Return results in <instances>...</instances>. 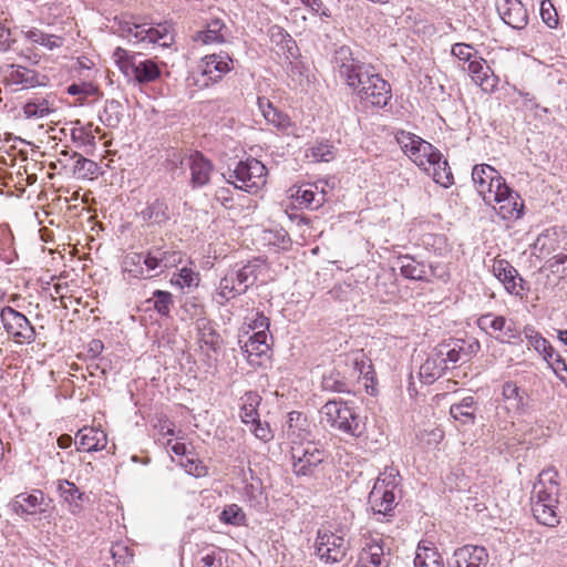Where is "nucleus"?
<instances>
[{
  "label": "nucleus",
  "instance_id": "f257e3e1",
  "mask_svg": "<svg viewBox=\"0 0 567 567\" xmlns=\"http://www.w3.org/2000/svg\"><path fill=\"white\" fill-rule=\"evenodd\" d=\"M558 472L554 467L543 470L534 484L530 498L535 519L545 526L555 527L559 524L557 504L559 495Z\"/></svg>",
  "mask_w": 567,
  "mask_h": 567
},
{
  "label": "nucleus",
  "instance_id": "f03ea898",
  "mask_svg": "<svg viewBox=\"0 0 567 567\" xmlns=\"http://www.w3.org/2000/svg\"><path fill=\"white\" fill-rule=\"evenodd\" d=\"M331 65L334 75L358 95L361 86H365L375 72L371 63L361 61L348 45L334 49Z\"/></svg>",
  "mask_w": 567,
  "mask_h": 567
},
{
  "label": "nucleus",
  "instance_id": "7ed1b4c3",
  "mask_svg": "<svg viewBox=\"0 0 567 567\" xmlns=\"http://www.w3.org/2000/svg\"><path fill=\"white\" fill-rule=\"evenodd\" d=\"M319 413L321 424L341 434L358 439L365 432V423L351 401L330 400Z\"/></svg>",
  "mask_w": 567,
  "mask_h": 567
},
{
  "label": "nucleus",
  "instance_id": "20e7f679",
  "mask_svg": "<svg viewBox=\"0 0 567 567\" xmlns=\"http://www.w3.org/2000/svg\"><path fill=\"white\" fill-rule=\"evenodd\" d=\"M116 32L131 43L158 44L168 47L173 42L169 25L158 23L156 27L142 23L136 18H115Z\"/></svg>",
  "mask_w": 567,
  "mask_h": 567
},
{
  "label": "nucleus",
  "instance_id": "39448f33",
  "mask_svg": "<svg viewBox=\"0 0 567 567\" xmlns=\"http://www.w3.org/2000/svg\"><path fill=\"white\" fill-rule=\"evenodd\" d=\"M114 56L122 73L140 85L153 83L162 76L161 65L153 59H145L142 53H128L117 48Z\"/></svg>",
  "mask_w": 567,
  "mask_h": 567
},
{
  "label": "nucleus",
  "instance_id": "423d86ee",
  "mask_svg": "<svg viewBox=\"0 0 567 567\" xmlns=\"http://www.w3.org/2000/svg\"><path fill=\"white\" fill-rule=\"evenodd\" d=\"M266 166L260 161L250 157L239 161L234 169H228L226 178L236 188L256 194L266 185Z\"/></svg>",
  "mask_w": 567,
  "mask_h": 567
},
{
  "label": "nucleus",
  "instance_id": "0eeeda50",
  "mask_svg": "<svg viewBox=\"0 0 567 567\" xmlns=\"http://www.w3.org/2000/svg\"><path fill=\"white\" fill-rule=\"evenodd\" d=\"M291 457L293 473L298 476H309L326 460L327 451L308 441L292 445Z\"/></svg>",
  "mask_w": 567,
  "mask_h": 567
},
{
  "label": "nucleus",
  "instance_id": "6e6552de",
  "mask_svg": "<svg viewBox=\"0 0 567 567\" xmlns=\"http://www.w3.org/2000/svg\"><path fill=\"white\" fill-rule=\"evenodd\" d=\"M51 499L44 496L41 489L23 492L14 496L9 506L13 513L29 520V517L38 516L39 519L50 516L49 507Z\"/></svg>",
  "mask_w": 567,
  "mask_h": 567
},
{
  "label": "nucleus",
  "instance_id": "1a4fd4ad",
  "mask_svg": "<svg viewBox=\"0 0 567 567\" xmlns=\"http://www.w3.org/2000/svg\"><path fill=\"white\" fill-rule=\"evenodd\" d=\"M0 319L8 336L19 344H31L35 341V329L29 319L10 306L0 311Z\"/></svg>",
  "mask_w": 567,
  "mask_h": 567
},
{
  "label": "nucleus",
  "instance_id": "9d476101",
  "mask_svg": "<svg viewBox=\"0 0 567 567\" xmlns=\"http://www.w3.org/2000/svg\"><path fill=\"white\" fill-rule=\"evenodd\" d=\"M316 555L326 564H337L342 561L350 550V540L343 535L332 532H321L317 534L315 543Z\"/></svg>",
  "mask_w": 567,
  "mask_h": 567
},
{
  "label": "nucleus",
  "instance_id": "9b49d317",
  "mask_svg": "<svg viewBox=\"0 0 567 567\" xmlns=\"http://www.w3.org/2000/svg\"><path fill=\"white\" fill-rule=\"evenodd\" d=\"M492 195L495 198H491V202L485 204L493 205L494 210L502 219L512 220L522 216L524 204L519 195L507 186L505 179L497 182Z\"/></svg>",
  "mask_w": 567,
  "mask_h": 567
},
{
  "label": "nucleus",
  "instance_id": "f8f14e48",
  "mask_svg": "<svg viewBox=\"0 0 567 567\" xmlns=\"http://www.w3.org/2000/svg\"><path fill=\"white\" fill-rule=\"evenodd\" d=\"M390 548L385 549L382 537L365 538L355 567H389Z\"/></svg>",
  "mask_w": 567,
  "mask_h": 567
},
{
  "label": "nucleus",
  "instance_id": "ddd939ff",
  "mask_svg": "<svg viewBox=\"0 0 567 567\" xmlns=\"http://www.w3.org/2000/svg\"><path fill=\"white\" fill-rule=\"evenodd\" d=\"M492 272L511 295L523 297L524 291L528 290L526 281L519 276L516 268L505 259H495Z\"/></svg>",
  "mask_w": 567,
  "mask_h": 567
},
{
  "label": "nucleus",
  "instance_id": "4468645a",
  "mask_svg": "<svg viewBox=\"0 0 567 567\" xmlns=\"http://www.w3.org/2000/svg\"><path fill=\"white\" fill-rule=\"evenodd\" d=\"M369 503L377 520L389 522L394 516L396 506L394 491L382 488L381 483H374L369 494Z\"/></svg>",
  "mask_w": 567,
  "mask_h": 567
},
{
  "label": "nucleus",
  "instance_id": "2eb2a0df",
  "mask_svg": "<svg viewBox=\"0 0 567 567\" xmlns=\"http://www.w3.org/2000/svg\"><path fill=\"white\" fill-rule=\"evenodd\" d=\"M357 96L372 106L385 107L392 97L391 85L375 71Z\"/></svg>",
  "mask_w": 567,
  "mask_h": 567
},
{
  "label": "nucleus",
  "instance_id": "dca6fc26",
  "mask_svg": "<svg viewBox=\"0 0 567 567\" xmlns=\"http://www.w3.org/2000/svg\"><path fill=\"white\" fill-rule=\"evenodd\" d=\"M472 179L476 187L477 193L482 196L485 203H489L497 182L504 181L498 172L491 165H475L472 171Z\"/></svg>",
  "mask_w": 567,
  "mask_h": 567
},
{
  "label": "nucleus",
  "instance_id": "f3484780",
  "mask_svg": "<svg viewBox=\"0 0 567 567\" xmlns=\"http://www.w3.org/2000/svg\"><path fill=\"white\" fill-rule=\"evenodd\" d=\"M233 60L226 54H208L199 63L200 75L204 78L202 86L218 82L230 71Z\"/></svg>",
  "mask_w": 567,
  "mask_h": 567
},
{
  "label": "nucleus",
  "instance_id": "a211bd4d",
  "mask_svg": "<svg viewBox=\"0 0 567 567\" xmlns=\"http://www.w3.org/2000/svg\"><path fill=\"white\" fill-rule=\"evenodd\" d=\"M497 11L502 20L513 29L522 30L528 23L527 9L520 0H501Z\"/></svg>",
  "mask_w": 567,
  "mask_h": 567
},
{
  "label": "nucleus",
  "instance_id": "6ab92c4d",
  "mask_svg": "<svg viewBox=\"0 0 567 567\" xmlns=\"http://www.w3.org/2000/svg\"><path fill=\"white\" fill-rule=\"evenodd\" d=\"M488 561V554L484 547L465 545L456 548L449 560L451 567H481Z\"/></svg>",
  "mask_w": 567,
  "mask_h": 567
},
{
  "label": "nucleus",
  "instance_id": "aec40b11",
  "mask_svg": "<svg viewBox=\"0 0 567 567\" xmlns=\"http://www.w3.org/2000/svg\"><path fill=\"white\" fill-rule=\"evenodd\" d=\"M107 443L106 434L94 427H83L75 435V445L79 451H102Z\"/></svg>",
  "mask_w": 567,
  "mask_h": 567
},
{
  "label": "nucleus",
  "instance_id": "412c9836",
  "mask_svg": "<svg viewBox=\"0 0 567 567\" xmlns=\"http://www.w3.org/2000/svg\"><path fill=\"white\" fill-rule=\"evenodd\" d=\"M468 73L472 80L481 86L485 92H492L497 85V79L489 66L485 65V61L473 60L468 63Z\"/></svg>",
  "mask_w": 567,
  "mask_h": 567
},
{
  "label": "nucleus",
  "instance_id": "4be33fe9",
  "mask_svg": "<svg viewBox=\"0 0 567 567\" xmlns=\"http://www.w3.org/2000/svg\"><path fill=\"white\" fill-rule=\"evenodd\" d=\"M190 183L194 188L203 187L210 181L213 165L203 154L195 153L189 158Z\"/></svg>",
  "mask_w": 567,
  "mask_h": 567
},
{
  "label": "nucleus",
  "instance_id": "5701e85b",
  "mask_svg": "<svg viewBox=\"0 0 567 567\" xmlns=\"http://www.w3.org/2000/svg\"><path fill=\"white\" fill-rule=\"evenodd\" d=\"M8 74L6 76L7 84L22 85V89H30L42 85L39 74L30 69L17 64L8 65Z\"/></svg>",
  "mask_w": 567,
  "mask_h": 567
},
{
  "label": "nucleus",
  "instance_id": "b1692460",
  "mask_svg": "<svg viewBox=\"0 0 567 567\" xmlns=\"http://www.w3.org/2000/svg\"><path fill=\"white\" fill-rule=\"evenodd\" d=\"M138 216L148 225L162 226L171 219L169 208L165 199L156 198L142 209Z\"/></svg>",
  "mask_w": 567,
  "mask_h": 567
},
{
  "label": "nucleus",
  "instance_id": "393cba45",
  "mask_svg": "<svg viewBox=\"0 0 567 567\" xmlns=\"http://www.w3.org/2000/svg\"><path fill=\"white\" fill-rule=\"evenodd\" d=\"M258 268L259 266L257 264L248 262L240 268H231L228 270L240 295H244L249 287L254 286L258 278Z\"/></svg>",
  "mask_w": 567,
  "mask_h": 567
},
{
  "label": "nucleus",
  "instance_id": "a878e982",
  "mask_svg": "<svg viewBox=\"0 0 567 567\" xmlns=\"http://www.w3.org/2000/svg\"><path fill=\"white\" fill-rule=\"evenodd\" d=\"M415 567H443L441 555L432 543L420 542L414 557Z\"/></svg>",
  "mask_w": 567,
  "mask_h": 567
},
{
  "label": "nucleus",
  "instance_id": "bb28decb",
  "mask_svg": "<svg viewBox=\"0 0 567 567\" xmlns=\"http://www.w3.org/2000/svg\"><path fill=\"white\" fill-rule=\"evenodd\" d=\"M257 103L269 124L282 131H286L291 125L289 116L278 111L268 99L258 97Z\"/></svg>",
  "mask_w": 567,
  "mask_h": 567
},
{
  "label": "nucleus",
  "instance_id": "cd10ccee",
  "mask_svg": "<svg viewBox=\"0 0 567 567\" xmlns=\"http://www.w3.org/2000/svg\"><path fill=\"white\" fill-rule=\"evenodd\" d=\"M475 404L473 396H466L461 402L451 405L450 414L463 425H473L475 423Z\"/></svg>",
  "mask_w": 567,
  "mask_h": 567
},
{
  "label": "nucleus",
  "instance_id": "c85d7f7f",
  "mask_svg": "<svg viewBox=\"0 0 567 567\" xmlns=\"http://www.w3.org/2000/svg\"><path fill=\"white\" fill-rule=\"evenodd\" d=\"M502 394L508 404V409H513L517 412H525L528 395L525 391L520 390L515 382H505L503 384Z\"/></svg>",
  "mask_w": 567,
  "mask_h": 567
},
{
  "label": "nucleus",
  "instance_id": "c756f323",
  "mask_svg": "<svg viewBox=\"0 0 567 567\" xmlns=\"http://www.w3.org/2000/svg\"><path fill=\"white\" fill-rule=\"evenodd\" d=\"M58 491L60 496L70 504L72 507V513H76L82 508V501L84 499V493L80 492L79 487L68 481V480H59L58 482Z\"/></svg>",
  "mask_w": 567,
  "mask_h": 567
},
{
  "label": "nucleus",
  "instance_id": "7c9ffc66",
  "mask_svg": "<svg viewBox=\"0 0 567 567\" xmlns=\"http://www.w3.org/2000/svg\"><path fill=\"white\" fill-rule=\"evenodd\" d=\"M398 264L400 265L401 275L404 278L411 280L425 279L426 266L424 262L416 261L413 257L404 255L398 258Z\"/></svg>",
  "mask_w": 567,
  "mask_h": 567
},
{
  "label": "nucleus",
  "instance_id": "2f4dec72",
  "mask_svg": "<svg viewBox=\"0 0 567 567\" xmlns=\"http://www.w3.org/2000/svg\"><path fill=\"white\" fill-rule=\"evenodd\" d=\"M523 332L529 346L542 354L545 361H549L554 357L551 344L533 326H526Z\"/></svg>",
  "mask_w": 567,
  "mask_h": 567
},
{
  "label": "nucleus",
  "instance_id": "473e14b6",
  "mask_svg": "<svg viewBox=\"0 0 567 567\" xmlns=\"http://www.w3.org/2000/svg\"><path fill=\"white\" fill-rule=\"evenodd\" d=\"M321 388L323 391L336 393L351 392L350 383L338 369H332L323 374L321 380Z\"/></svg>",
  "mask_w": 567,
  "mask_h": 567
},
{
  "label": "nucleus",
  "instance_id": "72a5a7b5",
  "mask_svg": "<svg viewBox=\"0 0 567 567\" xmlns=\"http://www.w3.org/2000/svg\"><path fill=\"white\" fill-rule=\"evenodd\" d=\"M226 30L227 28L220 19H212L207 23L206 29L197 33L196 40L202 41L205 44L223 43L225 42Z\"/></svg>",
  "mask_w": 567,
  "mask_h": 567
},
{
  "label": "nucleus",
  "instance_id": "f704fd0d",
  "mask_svg": "<svg viewBox=\"0 0 567 567\" xmlns=\"http://www.w3.org/2000/svg\"><path fill=\"white\" fill-rule=\"evenodd\" d=\"M240 296V292L235 286L233 281V277L229 276L228 271L220 279L219 285L213 296V299L216 301L218 306H225L230 300Z\"/></svg>",
  "mask_w": 567,
  "mask_h": 567
},
{
  "label": "nucleus",
  "instance_id": "c9c22d12",
  "mask_svg": "<svg viewBox=\"0 0 567 567\" xmlns=\"http://www.w3.org/2000/svg\"><path fill=\"white\" fill-rule=\"evenodd\" d=\"M244 403L240 411V419L245 424L256 423L259 419L258 406L261 398L256 392L245 393Z\"/></svg>",
  "mask_w": 567,
  "mask_h": 567
},
{
  "label": "nucleus",
  "instance_id": "e433bc0d",
  "mask_svg": "<svg viewBox=\"0 0 567 567\" xmlns=\"http://www.w3.org/2000/svg\"><path fill=\"white\" fill-rule=\"evenodd\" d=\"M421 146V152L417 156L413 157V162L424 171H429V166L431 164L440 163L442 157V153L434 147L431 143L423 140V142H417Z\"/></svg>",
  "mask_w": 567,
  "mask_h": 567
},
{
  "label": "nucleus",
  "instance_id": "4c0bfd02",
  "mask_svg": "<svg viewBox=\"0 0 567 567\" xmlns=\"http://www.w3.org/2000/svg\"><path fill=\"white\" fill-rule=\"evenodd\" d=\"M446 369L445 360H437L435 358H429L420 367V378L423 383L432 384L437 380L443 371Z\"/></svg>",
  "mask_w": 567,
  "mask_h": 567
},
{
  "label": "nucleus",
  "instance_id": "58836bf2",
  "mask_svg": "<svg viewBox=\"0 0 567 567\" xmlns=\"http://www.w3.org/2000/svg\"><path fill=\"white\" fill-rule=\"evenodd\" d=\"M52 112H54L52 103L43 97L32 99L23 106V114L27 118H43Z\"/></svg>",
  "mask_w": 567,
  "mask_h": 567
},
{
  "label": "nucleus",
  "instance_id": "ea45409f",
  "mask_svg": "<svg viewBox=\"0 0 567 567\" xmlns=\"http://www.w3.org/2000/svg\"><path fill=\"white\" fill-rule=\"evenodd\" d=\"M267 333L264 332H254L248 340L244 342L241 346V350L247 354L249 359L251 355L260 357L265 354L269 350V344L267 343Z\"/></svg>",
  "mask_w": 567,
  "mask_h": 567
},
{
  "label": "nucleus",
  "instance_id": "a19ab883",
  "mask_svg": "<svg viewBox=\"0 0 567 567\" xmlns=\"http://www.w3.org/2000/svg\"><path fill=\"white\" fill-rule=\"evenodd\" d=\"M123 106L116 100H107L103 112L100 114L101 122L107 127H117L123 117Z\"/></svg>",
  "mask_w": 567,
  "mask_h": 567
},
{
  "label": "nucleus",
  "instance_id": "79ce46f5",
  "mask_svg": "<svg viewBox=\"0 0 567 567\" xmlns=\"http://www.w3.org/2000/svg\"><path fill=\"white\" fill-rule=\"evenodd\" d=\"M153 248L165 269L177 267L183 262V252L174 247H168L166 244H163L154 245Z\"/></svg>",
  "mask_w": 567,
  "mask_h": 567
},
{
  "label": "nucleus",
  "instance_id": "37998d69",
  "mask_svg": "<svg viewBox=\"0 0 567 567\" xmlns=\"http://www.w3.org/2000/svg\"><path fill=\"white\" fill-rule=\"evenodd\" d=\"M430 172L432 169V176L435 183L440 184L443 187H450L454 183L452 171L449 166L446 159H443V156L437 164H431L429 167Z\"/></svg>",
  "mask_w": 567,
  "mask_h": 567
},
{
  "label": "nucleus",
  "instance_id": "c03bdc74",
  "mask_svg": "<svg viewBox=\"0 0 567 567\" xmlns=\"http://www.w3.org/2000/svg\"><path fill=\"white\" fill-rule=\"evenodd\" d=\"M24 37L29 41L45 47L49 50H53L62 45V39L60 37L47 34L38 29L28 30L27 32H24Z\"/></svg>",
  "mask_w": 567,
  "mask_h": 567
},
{
  "label": "nucleus",
  "instance_id": "a18cd8bd",
  "mask_svg": "<svg viewBox=\"0 0 567 567\" xmlns=\"http://www.w3.org/2000/svg\"><path fill=\"white\" fill-rule=\"evenodd\" d=\"M218 518L221 523L227 525L241 526L246 524V514L237 504L226 505Z\"/></svg>",
  "mask_w": 567,
  "mask_h": 567
},
{
  "label": "nucleus",
  "instance_id": "49530a36",
  "mask_svg": "<svg viewBox=\"0 0 567 567\" xmlns=\"http://www.w3.org/2000/svg\"><path fill=\"white\" fill-rule=\"evenodd\" d=\"M147 302H152L154 309L164 317H168L171 312V308L174 305L173 295L169 291L165 290H155L153 292L152 298L147 300Z\"/></svg>",
  "mask_w": 567,
  "mask_h": 567
},
{
  "label": "nucleus",
  "instance_id": "de8ad7c7",
  "mask_svg": "<svg viewBox=\"0 0 567 567\" xmlns=\"http://www.w3.org/2000/svg\"><path fill=\"white\" fill-rule=\"evenodd\" d=\"M71 158H76L73 173L79 177L86 178L97 173L99 166L94 161L83 157L78 152H73Z\"/></svg>",
  "mask_w": 567,
  "mask_h": 567
},
{
  "label": "nucleus",
  "instance_id": "09e8293b",
  "mask_svg": "<svg viewBox=\"0 0 567 567\" xmlns=\"http://www.w3.org/2000/svg\"><path fill=\"white\" fill-rule=\"evenodd\" d=\"M477 327L487 333L502 332L505 329L506 318L493 313L482 315L477 319Z\"/></svg>",
  "mask_w": 567,
  "mask_h": 567
},
{
  "label": "nucleus",
  "instance_id": "8fccbe9b",
  "mask_svg": "<svg viewBox=\"0 0 567 567\" xmlns=\"http://www.w3.org/2000/svg\"><path fill=\"white\" fill-rule=\"evenodd\" d=\"M336 156V148L329 142H319L308 150L307 157L316 162H330Z\"/></svg>",
  "mask_w": 567,
  "mask_h": 567
},
{
  "label": "nucleus",
  "instance_id": "3c124183",
  "mask_svg": "<svg viewBox=\"0 0 567 567\" xmlns=\"http://www.w3.org/2000/svg\"><path fill=\"white\" fill-rule=\"evenodd\" d=\"M297 197L300 199V203L305 204L307 207L311 209H318L326 202V192L322 190L320 194H317L311 188H300L297 192Z\"/></svg>",
  "mask_w": 567,
  "mask_h": 567
},
{
  "label": "nucleus",
  "instance_id": "603ef678",
  "mask_svg": "<svg viewBox=\"0 0 567 567\" xmlns=\"http://www.w3.org/2000/svg\"><path fill=\"white\" fill-rule=\"evenodd\" d=\"M198 281V274L187 267H183L178 274H175L171 279L173 285H176L181 288L197 286Z\"/></svg>",
  "mask_w": 567,
  "mask_h": 567
},
{
  "label": "nucleus",
  "instance_id": "864d4df0",
  "mask_svg": "<svg viewBox=\"0 0 567 567\" xmlns=\"http://www.w3.org/2000/svg\"><path fill=\"white\" fill-rule=\"evenodd\" d=\"M143 264V254L132 252L125 256L123 260V269L128 274H132L133 277L138 278L144 276V269L142 267Z\"/></svg>",
  "mask_w": 567,
  "mask_h": 567
},
{
  "label": "nucleus",
  "instance_id": "5fc2aeb1",
  "mask_svg": "<svg viewBox=\"0 0 567 567\" xmlns=\"http://www.w3.org/2000/svg\"><path fill=\"white\" fill-rule=\"evenodd\" d=\"M350 360L353 369L359 373V377L372 380V375L370 377V374L373 373V365L362 351L354 353Z\"/></svg>",
  "mask_w": 567,
  "mask_h": 567
},
{
  "label": "nucleus",
  "instance_id": "6e6d98bb",
  "mask_svg": "<svg viewBox=\"0 0 567 567\" xmlns=\"http://www.w3.org/2000/svg\"><path fill=\"white\" fill-rule=\"evenodd\" d=\"M245 323L248 326L249 330L254 332L267 333L270 326V320L262 312L256 311L250 316H246Z\"/></svg>",
  "mask_w": 567,
  "mask_h": 567
},
{
  "label": "nucleus",
  "instance_id": "4d7b16f0",
  "mask_svg": "<svg viewBox=\"0 0 567 567\" xmlns=\"http://www.w3.org/2000/svg\"><path fill=\"white\" fill-rule=\"evenodd\" d=\"M464 340H457L454 343V347L446 351L445 363L449 361L451 363H457L462 359L468 360L471 353L473 352V346L471 344L468 349L463 347Z\"/></svg>",
  "mask_w": 567,
  "mask_h": 567
},
{
  "label": "nucleus",
  "instance_id": "13d9d810",
  "mask_svg": "<svg viewBox=\"0 0 567 567\" xmlns=\"http://www.w3.org/2000/svg\"><path fill=\"white\" fill-rule=\"evenodd\" d=\"M110 551L115 565L125 566L130 564L133 559L132 549L123 543H116L112 545Z\"/></svg>",
  "mask_w": 567,
  "mask_h": 567
},
{
  "label": "nucleus",
  "instance_id": "bf43d9fd",
  "mask_svg": "<svg viewBox=\"0 0 567 567\" xmlns=\"http://www.w3.org/2000/svg\"><path fill=\"white\" fill-rule=\"evenodd\" d=\"M395 141L400 145L404 154L409 153L410 148H413L414 143L423 142V138L403 130L395 133Z\"/></svg>",
  "mask_w": 567,
  "mask_h": 567
},
{
  "label": "nucleus",
  "instance_id": "052dcab7",
  "mask_svg": "<svg viewBox=\"0 0 567 567\" xmlns=\"http://www.w3.org/2000/svg\"><path fill=\"white\" fill-rule=\"evenodd\" d=\"M71 137L78 147L95 146V137L84 127L73 128Z\"/></svg>",
  "mask_w": 567,
  "mask_h": 567
},
{
  "label": "nucleus",
  "instance_id": "680f3d73",
  "mask_svg": "<svg viewBox=\"0 0 567 567\" xmlns=\"http://www.w3.org/2000/svg\"><path fill=\"white\" fill-rule=\"evenodd\" d=\"M540 17L549 28H556L558 24V16L556 9L549 0H545L540 4Z\"/></svg>",
  "mask_w": 567,
  "mask_h": 567
},
{
  "label": "nucleus",
  "instance_id": "e2e57ef3",
  "mask_svg": "<svg viewBox=\"0 0 567 567\" xmlns=\"http://www.w3.org/2000/svg\"><path fill=\"white\" fill-rule=\"evenodd\" d=\"M375 483H381L382 488H390L394 491V488L400 483V474L399 471L394 468L385 470L383 473L379 475Z\"/></svg>",
  "mask_w": 567,
  "mask_h": 567
},
{
  "label": "nucleus",
  "instance_id": "0e129e2a",
  "mask_svg": "<svg viewBox=\"0 0 567 567\" xmlns=\"http://www.w3.org/2000/svg\"><path fill=\"white\" fill-rule=\"evenodd\" d=\"M553 369L554 373L566 384L567 386V364L559 353L554 351V357L546 361Z\"/></svg>",
  "mask_w": 567,
  "mask_h": 567
},
{
  "label": "nucleus",
  "instance_id": "69168bd1",
  "mask_svg": "<svg viewBox=\"0 0 567 567\" xmlns=\"http://www.w3.org/2000/svg\"><path fill=\"white\" fill-rule=\"evenodd\" d=\"M451 53L453 56L457 58L460 61L471 62L474 53H476L475 49L471 44L466 43H455L452 47Z\"/></svg>",
  "mask_w": 567,
  "mask_h": 567
},
{
  "label": "nucleus",
  "instance_id": "338daca9",
  "mask_svg": "<svg viewBox=\"0 0 567 567\" xmlns=\"http://www.w3.org/2000/svg\"><path fill=\"white\" fill-rule=\"evenodd\" d=\"M288 431L296 434V431L303 430L307 423V416L298 411H292L288 414Z\"/></svg>",
  "mask_w": 567,
  "mask_h": 567
},
{
  "label": "nucleus",
  "instance_id": "774afa93",
  "mask_svg": "<svg viewBox=\"0 0 567 567\" xmlns=\"http://www.w3.org/2000/svg\"><path fill=\"white\" fill-rule=\"evenodd\" d=\"M520 337L519 330L515 327L514 322L509 321L505 323V329L495 339L502 343H509L513 339Z\"/></svg>",
  "mask_w": 567,
  "mask_h": 567
}]
</instances>
